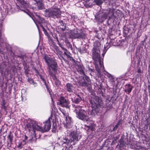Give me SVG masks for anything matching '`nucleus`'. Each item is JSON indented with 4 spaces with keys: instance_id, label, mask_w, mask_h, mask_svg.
<instances>
[{
    "instance_id": "39",
    "label": "nucleus",
    "mask_w": 150,
    "mask_h": 150,
    "mask_svg": "<svg viewBox=\"0 0 150 150\" xmlns=\"http://www.w3.org/2000/svg\"><path fill=\"white\" fill-rule=\"evenodd\" d=\"M137 72H138V73H141V70L140 69H139L138 70Z\"/></svg>"
},
{
    "instance_id": "41",
    "label": "nucleus",
    "mask_w": 150,
    "mask_h": 150,
    "mask_svg": "<svg viewBox=\"0 0 150 150\" xmlns=\"http://www.w3.org/2000/svg\"><path fill=\"white\" fill-rule=\"evenodd\" d=\"M59 45L61 48H62V47H63L62 45L61 44Z\"/></svg>"
},
{
    "instance_id": "38",
    "label": "nucleus",
    "mask_w": 150,
    "mask_h": 150,
    "mask_svg": "<svg viewBox=\"0 0 150 150\" xmlns=\"http://www.w3.org/2000/svg\"><path fill=\"white\" fill-rule=\"evenodd\" d=\"M55 39H56V40L57 42H58L59 41L58 38L57 37H56Z\"/></svg>"
},
{
    "instance_id": "44",
    "label": "nucleus",
    "mask_w": 150,
    "mask_h": 150,
    "mask_svg": "<svg viewBox=\"0 0 150 150\" xmlns=\"http://www.w3.org/2000/svg\"><path fill=\"white\" fill-rule=\"evenodd\" d=\"M35 23V24H36V25H37V27L38 28V25L36 23Z\"/></svg>"
},
{
    "instance_id": "3",
    "label": "nucleus",
    "mask_w": 150,
    "mask_h": 150,
    "mask_svg": "<svg viewBox=\"0 0 150 150\" xmlns=\"http://www.w3.org/2000/svg\"><path fill=\"white\" fill-rule=\"evenodd\" d=\"M46 63L48 66L49 74H53V71L56 73L57 70L58 66L55 60L47 55L43 56Z\"/></svg>"
},
{
    "instance_id": "37",
    "label": "nucleus",
    "mask_w": 150,
    "mask_h": 150,
    "mask_svg": "<svg viewBox=\"0 0 150 150\" xmlns=\"http://www.w3.org/2000/svg\"><path fill=\"white\" fill-rule=\"evenodd\" d=\"M62 49L63 50H64V52L66 51V50H67V49H66L64 47H62Z\"/></svg>"
},
{
    "instance_id": "27",
    "label": "nucleus",
    "mask_w": 150,
    "mask_h": 150,
    "mask_svg": "<svg viewBox=\"0 0 150 150\" xmlns=\"http://www.w3.org/2000/svg\"><path fill=\"white\" fill-rule=\"evenodd\" d=\"M64 53L68 58L70 57V55L71 54L67 50L66 51H64Z\"/></svg>"
},
{
    "instance_id": "11",
    "label": "nucleus",
    "mask_w": 150,
    "mask_h": 150,
    "mask_svg": "<svg viewBox=\"0 0 150 150\" xmlns=\"http://www.w3.org/2000/svg\"><path fill=\"white\" fill-rule=\"evenodd\" d=\"M70 136L72 138L73 141H78L80 138L79 134L76 132H71L70 134Z\"/></svg>"
},
{
    "instance_id": "25",
    "label": "nucleus",
    "mask_w": 150,
    "mask_h": 150,
    "mask_svg": "<svg viewBox=\"0 0 150 150\" xmlns=\"http://www.w3.org/2000/svg\"><path fill=\"white\" fill-rule=\"evenodd\" d=\"M2 25L1 23H0V43L3 42V41L2 38H1V31L2 29Z\"/></svg>"
},
{
    "instance_id": "26",
    "label": "nucleus",
    "mask_w": 150,
    "mask_h": 150,
    "mask_svg": "<svg viewBox=\"0 0 150 150\" xmlns=\"http://www.w3.org/2000/svg\"><path fill=\"white\" fill-rule=\"evenodd\" d=\"M33 134L32 136H29V137L30 138L29 140H32L33 139H36L35 137V132H33V133H32Z\"/></svg>"
},
{
    "instance_id": "21",
    "label": "nucleus",
    "mask_w": 150,
    "mask_h": 150,
    "mask_svg": "<svg viewBox=\"0 0 150 150\" xmlns=\"http://www.w3.org/2000/svg\"><path fill=\"white\" fill-rule=\"evenodd\" d=\"M90 102L91 104V107L93 108L92 109V111H94V109H95L97 107V106L98 105V103H95L94 102V103H93L91 101H90Z\"/></svg>"
},
{
    "instance_id": "40",
    "label": "nucleus",
    "mask_w": 150,
    "mask_h": 150,
    "mask_svg": "<svg viewBox=\"0 0 150 150\" xmlns=\"http://www.w3.org/2000/svg\"><path fill=\"white\" fill-rule=\"evenodd\" d=\"M66 25H64L63 27L62 28L63 29H65V28Z\"/></svg>"
},
{
    "instance_id": "9",
    "label": "nucleus",
    "mask_w": 150,
    "mask_h": 150,
    "mask_svg": "<svg viewBox=\"0 0 150 150\" xmlns=\"http://www.w3.org/2000/svg\"><path fill=\"white\" fill-rule=\"evenodd\" d=\"M65 87L67 91L69 93H72L75 91V88L71 83H67Z\"/></svg>"
},
{
    "instance_id": "5",
    "label": "nucleus",
    "mask_w": 150,
    "mask_h": 150,
    "mask_svg": "<svg viewBox=\"0 0 150 150\" xmlns=\"http://www.w3.org/2000/svg\"><path fill=\"white\" fill-rule=\"evenodd\" d=\"M45 14L49 17L55 18L59 16L60 12L58 8L53 7L48 10H46Z\"/></svg>"
},
{
    "instance_id": "34",
    "label": "nucleus",
    "mask_w": 150,
    "mask_h": 150,
    "mask_svg": "<svg viewBox=\"0 0 150 150\" xmlns=\"http://www.w3.org/2000/svg\"><path fill=\"white\" fill-rule=\"evenodd\" d=\"M88 83L85 81L83 83V86H88Z\"/></svg>"
},
{
    "instance_id": "7",
    "label": "nucleus",
    "mask_w": 150,
    "mask_h": 150,
    "mask_svg": "<svg viewBox=\"0 0 150 150\" xmlns=\"http://www.w3.org/2000/svg\"><path fill=\"white\" fill-rule=\"evenodd\" d=\"M58 105L67 108H69V100L63 96H61L58 99L57 102Z\"/></svg>"
},
{
    "instance_id": "10",
    "label": "nucleus",
    "mask_w": 150,
    "mask_h": 150,
    "mask_svg": "<svg viewBox=\"0 0 150 150\" xmlns=\"http://www.w3.org/2000/svg\"><path fill=\"white\" fill-rule=\"evenodd\" d=\"M37 18H36V20L38 23L40 25V26L42 28L43 30L45 31V29L43 26V24H44L45 22V20L44 19L40 17V16L38 15L37 16Z\"/></svg>"
},
{
    "instance_id": "13",
    "label": "nucleus",
    "mask_w": 150,
    "mask_h": 150,
    "mask_svg": "<svg viewBox=\"0 0 150 150\" xmlns=\"http://www.w3.org/2000/svg\"><path fill=\"white\" fill-rule=\"evenodd\" d=\"M83 67L81 65H78L76 69L78 72L81 75H84V73L83 71Z\"/></svg>"
},
{
    "instance_id": "23",
    "label": "nucleus",
    "mask_w": 150,
    "mask_h": 150,
    "mask_svg": "<svg viewBox=\"0 0 150 150\" xmlns=\"http://www.w3.org/2000/svg\"><path fill=\"white\" fill-rule=\"evenodd\" d=\"M94 2L98 6L101 5L103 3L102 0H94Z\"/></svg>"
},
{
    "instance_id": "35",
    "label": "nucleus",
    "mask_w": 150,
    "mask_h": 150,
    "mask_svg": "<svg viewBox=\"0 0 150 150\" xmlns=\"http://www.w3.org/2000/svg\"><path fill=\"white\" fill-rule=\"evenodd\" d=\"M50 96H51V100H52V105L53 106L54 105V101L53 100V98H52V96H51V94L50 93Z\"/></svg>"
},
{
    "instance_id": "2",
    "label": "nucleus",
    "mask_w": 150,
    "mask_h": 150,
    "mask_svg": "<svg viewBox=\"0 0 150 150\" xmlns=\"http://www.w3.org/2000/svg\"><path fill=\"white\" fill-rule=\"evenodd\" d=\"M100 47H97L95 45L92 50V58L95 62L96 70L98 73L100 74L101 70L103 71L104 67L103 65V63L101 61L100 55Z\"/></svg>"
},
{
    "instance_id": "24",
    "label": "nucleus",
    "mask_w": 150,
    "mask_h": 150,
    "mask_svg": "<svg viewBox=\"0 0 150 150\" xmlns=\"http://www.w3.org/2000/svg\"><path fill=\"white\" fill-rule=\"evenodd\" d=\"M40 77V79L42 80V81L44 83L45 85L46 88H48V86L46 84V82L45 80L44 77L43 76L41 75H39Z\"/></svg>"
},
{
    "instance_id": "30",
    "label": "nucleus",
    "mask_w": 150,
    "mask_h": 150,
    "mask_svg": "<svg viewBox=\"0 0 150 150\" xmlns=\"http://www.w3.org/2000/svg\"><path fill=\"white\" fill-rule=\"evenodd\" d=\"M84 76L83 77L84 79H85L88 82H90V79L86 76L84 75H83Z\"/></svg>"
},
{
    "instance_id": "14",
    "label": "nucleus",
    "mask_w": 150,
    "mask_h": 150,
    "mask_svg": "<svg viewBox=\"0 0 150 150\" xmlns=\"http://www.w3.org/2000/svg\"><path fill=\"white\" fill-rule=\"evenodd\" d=\"M50 76L52 77V79L55 81L56 86L60 84V81L57 78L55 74H49Z\"/></svg>"
},
{
    "instance_id": "8",
    "label": "nucleus",
    "mask_w": 150,
    "mask_h": 150,
    "mask_svg": "<svg viewBox=\"0 0 150 150\" xmlns=\"http://www.w3.org/2000/svg\"><path fill=\"white\" fill-rule=\"evenodd\" d=\"M66 123H64L65 127L67 128H70L72 126L71 118L68 115L65 116Z\"/></svg>"
},
{
    "instance_id": "17",
    "label": "nucleus",
    "mask_w": 150,
    "mask_h": 150,
    "mask_svg": "<svg viewBox=\"0 0 150 150\" xmlns=\"http://www.w3.org/2000/svg\"><path fill=\"white\" fill-rule=\"evenodd\" d=\"M125 91L127 92L128 93H130L133 88L132 86H131L130 84H128L125 85Z\"/></svg>"
},
{
    "instance_id": "16",
    "label": "nucleus",
    "mask_w": 150,
    "mask_h": 150,
    "mask_svg": "<svg viewBox=\"0 0 150 150\" xmlns=\"http://www.w3.org/2000/svg\"><path fill=\"white\" fill-rule=\"evenodd\" d=\"M25 144L26 142L25 140H20L18 143L17 147L18 149H21Z\"/></svg>"
},
{
    "instance_id": "28",
    "label": "nucleus",
    "mask_w": 150,
    "mask_h": 150,
    "mask_svg": "<svg viewBox=\"0 0 150 150\" xmlns=\"http://www.w3.org/2000/svg\"><path fill=\"white\" fill-rule=\"evenodd\" d=\"M38 8L39 9H41L43 7V4L41 2H39L38 3Z\"/></svg>"
},
{
    "instance_id": "20",
    "label": "nucleus",
    "mask_w": 150,
    "mask_h": 150,
    "mask_svg": "<svg viewBox=\"0 0 150 150\" xmlns=\"http://www.w3.org/2000/svg\"><path fill=\"white\" fill-rule=\"evenodd\" d=\"M110 47V46H108V43H106V45H105L104 47V50H103V53L102 54V55L103 57L106 53L107 50Z\"/></svg>"
},
{
    "instance_id": "12",
    "label": "nucleus",
    "mask_w": 150,
    "mask_h": 150,
    "mask_svg": "<svg viewBox=\"0 0 150 150\" xmlns=\"http://www.w3.org/2000/svg\"><path fill=\"white\" fill-rule=\"evenodd\" d=\"M94 128L93 124L92 123V122H91L90 124L87 125H85V129L86 130V131H93Z\"/></svg>"
},
{
    "instance_id": "36",
    "label": "nucleus",
    "mask_w": 150,
    "mask_h": 150,
    "mask_svg": "<svg viewBox=\"0 0 150 150\" xmlns=\"http://www.w3.org/2000/svg\"><path fill=\"white\" fill-rule=\"evenodd\" d=\"M32 84L35 87L37 86V83L36 82H34V81L33 82V83Z\"/></svg>"
},
{
    "instance_id": "6",
    "label": "nucleus",
    "mask_w": 150,
    "mask_h": 150,
    "mask_svg": "<svg viewBox=\"0 0 150 150\" xmlns=\"http://www.w3.org/2000/svg\"><path fill=\"white\" fill-rule=\"evenodd\" d=\"M69 35L70 38L73 39L82 38L85 37L84 33L76 28L70 30L69 31Z\"/></svg>"
},
{
    "instance_id": "4",
    "label": "nucleus",
    "mask_w": 150,
    "mask_h": 150,
    "mask_svg": "<svg viewBox=\"0 0 150 150\" xmlns=\"http://www.w3.org/2000/svg\"><path fill=\"white\" fill-rule=\"evenodd\" d=\"M72 105L74 108V112L77 118L84 121L90 122V119L89 117L87 115L86 111L81 109V106H75L73 105Z\"/></svg>"
},
{
    "instance_id": "18",
    "label": "nucleus",
    "mask_w": 150,
    "mask_h": 150,
    "mask_svg": "<svg viewBox=\"0 0 150 150\" xmlns=\"http://www.w3.org/2000/svg\"><path fill=\"white\" fill-rule=\"evenodd\" d=\"M122 125V121L121 120H120L118 122L117 124L113 128V131H115L116 130L117 128L121 126Z\"/></svg>"
},
{
    "instance_id": "1",
    "label": "nucleus",
    "mask_w": 150,
    "mask_h": 150,
    "mask_svg": "<svg viewBox=\"0 0 150 150\" xmlns=\"http://www.w3.org/2000/svg\"><path fill=\"white\" fill-rule=\"evenodd\" d=\"M50 118L49 117L47 120L42 123L37 122L35 121H31L28 122L25 126V130L28 131H48L50 129Z\"/></svg>"
},
{
    "instance_id": "19",
    "label": "nucleus",
    "mask_w": 150,
    "mask_h": 150,
    "mask_svg": "<svg viewBox=\"0 0 150 150\" xmlns=\"http://www.w3.org/2000/svg\"><path fill=\"white\" fill-rule=\"evenodd\" d=\"M8 106L6 104V102L4 99L2 100V103L1 104L2 108L4 110H6Z\"/></svg>"
},
{
    "instance_id": "15",
    "label": "nucleus",
    "mask_w": 150,
    "mask_h": 150,
    "mask_svg": "<svg viewBox=\"0 0 150 150\" xmlns=\"http://www.w3.org/2000/svg\"><path fill=\"white\" fill-rule=\"evenodd\" d=\"M81 100V98L79 96V95H78L77 97H75L74 100L73 98H71V100L72 102L76 104L79 103Z\"/></svg>"
},
{
    "instance_id": "32",
    "label": "nucleus",
    "mask_w": 150,
    "mask_h": 150,
    "mask_svg": "<svg viewBox=\"0 0 150 150\" xmlns=\"http://www.w3.org/2000/svg\"><path fill=\"white\" fill-rule=\"evenodd\" d=\"M28 81L30 84H32L33 82V81L32 79L29 78L28 79Z\"/></svg>"
},
{
    "instance_id": "42",
    "label": "nucleus",
    "mask_w": 150,
    "mask_h": 150,
    "mask_svg": "<svg viewBox=\"0 0 150 150\" xmlns=\"http://www.w3.org/2000/svg\"><path fill=\"white\" fill-rule=\"evenodd\" d=\"M57 42V44H58L59 45L60 44V43L59 42V41L58 42Z\"/></svg>"
},
{
    "instance_id": "31",
    "label": "nucleus",
    "mask_w": 150,
    "mask_h": 150,
    "mask_svg": "<svg viewBox=\"0 0 150 150\" xmlns=\"http://www.w3.org/2000/svg\"><path fill=\"white\" fill-rule=\"evenodd\" d=\"M67 45L68 47L70 48L71 49L72 48V46L70 43L69 42H67Z\"/></svg>"
},
{
    "instance_id": "33",
    "label": "nucleus",
    "mask_w": 150,
    "mask_h": 150,
    "mask_svg": "<svg viewBox=\"0 0 150 150\" xmlns=\"http://www.w3.org/2000/svg\"><path fill=\"white\" fill-rule=\"evenodd\" d=\"M20 9L21 11H23L25 13H27L28 11V10L24 8V10H23L22 7H21V8H20Z\"/></svg>"
},
{
    "instance_id": "29",
    "label": "nucleus",
    "mask_w": 150,
    "mask_h": 150,
    "mask_svg": "<svg viewBox=\"0 0 150 150\" xmlns=\"http://www.w3.org/2000/svg\"><path fill=\"white\" fill-rule=\"evenodd\" d=\"M104 74L108 77L110 78L111 77V78H112V76L110 74L106 71H105L104 73Z\"/></svg>"
},
{
    "instance_id": "22",
    "label": "nucleus",
    "mask_w": 150,
    "mask_h": 150,
    "mask_svg": "<svg viewBox=\"0 0 150 150\" xmlns=\"http://www.w3.org/2000/svg\"><path fill=\"white\" fill-rule=\"evenodd\" d=\"M108 15L106 13H103L101 16V22L103 21L105 19H106L107 18Z\"/></svg>"
},
{
    "instance_id": "43",
    "label": "nucleus",
    "mask_w": 150,
    "mask_h": 150,
    "mask_svg": "<svg viewBox=\"0 0 150 150\" xmlns=\"http://www.w3.org/2000/svg\"><path fill=\"white\" fill-rule=\"evenodd\" d=\"M25 139H27L28 137L26 135H25Z\"/></svg>"
}]
</instances>
